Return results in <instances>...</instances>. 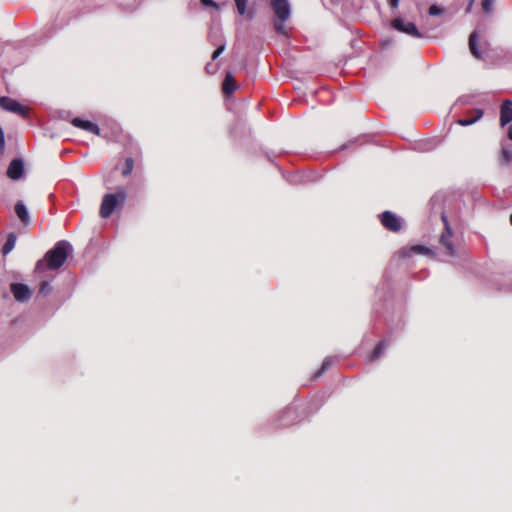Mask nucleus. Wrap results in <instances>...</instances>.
<instances>
[{
    "instance_id": "nucleus-1",
    "label": "nucleus",
    "mask_w": 512,
    "mask_h": 512,
    "mask_svg": "<svg viewBox=\"0 0 512 512\" xmlns=\"http://www.w3.org/2000/svg\"><path fill=\"white\" fill-rule=\"evenodd\" d=\"M72 252L73 246L67 240H60L45 254V260L37 262L36 270L41 271L45 265L49 270H58Z\"/></svg>"
},
{
    "instance_id": "nucleus-2",
    "label": "nucleus",
    "mask_w": 512,
    "mask_h": 512,
    "mask_svg": "<svg viewBox=\"0 0 512 512\" xmlns=\"http://www.w3.org/2000/svg\"><path fill=\"white\" fill-rule=\"evenodd\" d=\"M126 201V192L123 188L117 190L115 194H106L103 197L100 215L106 219L112 215L118 204L124 205Z\"/></svg>"
},
{
    "instance_id": "nucleus-3",
    "label": "nucleus",
    "mask_w": 512,
    "mask_h": 512,
    "mask_svg": "<svg viewBox=\"0 0 512 512\" xmlns=\"http://www.w3.org/2000/svg\"><path fill=\"white\" fill-rule=\"evenodd\" d=\"M0 107L4 111H10L13 113H17L22 118L28 117V109L26 106H23L18 101L8 97V96H1L0 97Z\"/></svg>"
},
{
    "instance_id": "nucleus-4",
    "label": "nucleus",
    "mask_w": 512,
    "mask_h": 512,
    "mask_svg": "<svg viewBox=\"0 0 512 512\" xmlns=\"http://www.w3.org/2000/svg\"><path fill=\"white\" fill-rule=\"evenodd\" d=\"M441 221L444 225V231L440 237V243L442 246L445 247L446 251H448V255L454 256L455 255V249L454 245L451 242V237L453 235L452 228L450 227L449 220H447V217L444 212L441 213Z\"/></svg>"
},
{
    "instance_id": "nucleus-5",
    "label": "nucleus",
    "mask_w": 512,
    "mask_h": 512,
    "mask_svg": "<svg viewBox=\"0 0 512 512\" xmlns=\"http://www.w3.org/2000/svg\"><path fill=\"white\" fill-rule=\"evenodd\" d=\"M392 27L393 29H396L397 31H400L408 36L416 37V38H422V34L418 29L416 28L415 24L413 22L405 21L402 18H394L392 20Z\"/></svg>"
},
{
    "instance_id": "nucleus-6",
    "label": "nucleus",
    "mask_w": 512,
    "mask_h": 512,
    "mask_svg": "<svg viewBox=\"0 0 512 512\" xmlns=\"http://www.w3.org/2000/svg\"><path fill=\"white\" fill-rule=\"evenodd\" d=\"M10 291L14 299L19 303H27L32 296L29 286L23 283H11Z\"/></svg>"
},
{
    "instance_id": "nucleus-7",
    "label": "nucleus",
    "mask_w": 512,
    "mask_h": 512,
    "mask_svg": "<svg viewBox=\"0 0 512 512\" xmlns=\"http://www.w3.org/2000/svg\"><path fill=\"white\" fill-rule=\"evenodd\" d=\"M271 6L276 18L282 22H285L290 18L291 9L287 0H272Z\"/></svg>"
},
{
    "instance_id": "nucleus-8",
    "label": "nucleus",
    "mask_w": 512,
    "mask_h": 512,
    "mask_svg": "<svg viewBox=\"0 0 512 512\" xmlns=\"http://www.w3.org/2000/svg\"><path fill=\"white\" fill-rule=\"evenodd\" d=\"M208 37L211 44L217 46L216 50L211 54V60L216 61L218 57L224 53L226 49V42L224 36L218 30L211 31Z\"/></svg>"
},
{
    "instance_id": "nucleus-9",
    "label": "nucleus",
    "mask_w": 512,
    "mask_h": 512,
    "mask_svg": "<svg viewBox=\"0 0 512 512\" xmlns=\"http://www.w3.org/2000/svg\"><path fill=\"white\" fill-rule=\"evenodd\" d=\"M380 222H382L384 228L393 232H397L402 228L401 219L389 211L380 214Z\"/></svg>"
},
{
    "instance_id": "nucleus-10",
    "label": "nucleus",
    "mask_w": 512,
    "mask_h": 512,
    "mask_svg": "<svg viewBox=\"0 0 512 512\" xmlns=\"http://www.w3.org/2000/svg\"><path fill=\"white\" fill-rule=\"evenodd\" d=\"M24 172V163L20 158H14L8 166L7 176L12 180H19L22 178Z\"/></svg>"
},
{
    "instance_id": "nucleus-11",
    "label": "nucleus",
    "mask_w": 512,
    "mask_h": 512,
    "mask_svg": "<svg viewBox=\"0 0 512 512\" xmlns=\"http://www.w3.org/2000/svg\"><path fill=\"white\" fill-rule=\"evenodd\" d=\"M72 124L74 127L88 131L96 136L101 135V128H99L97 124L89 120H84L82 118L77 117L72 120Z\"/></svg>"
},
{
    "instance_id": "nucleus-12",
    "label": "nucleus",
    "mask_w": 512,
    "mask_h": 512,
    "mask_svg": "<svg viewBox=\"0 0 512 512\" xmlns=\"http://www.w3.org/2000/svg\"><path fill=\"white\" fill-rule=\"evenodd\" d=\"M512 121V102L505 100L500 105V127H504Z\"/></svg>"
},
{
    "instance_id": "nucleus-13",
    "label": "nucleus",
    "mask_w": 512,
    "mask_h": 512,
    "mask_svg": "<svg viewBox=\"0 0 512 512\" xmlns=\"http://www.w3.org/2000/svg\"><path fill=\"white\" fill-rule=\"evenodd\" d=\"M14 213L17 214L19 220L24 226H28L30 224V214L23 201L20 200L14 204Z\"/></svg>"
},
{
    "instance_id": "nucleus-14",
    "label": "nucleus",
    "mask_w": 512,
    "mask_h": 512,
    "mask_svg": "<svg viewBox=\"0 0 512 512\" xmlns=\"http://www.w3.org/2000/svg\"><path fill=\"white\" fill-rule=\"evenodd\" d=\"M512 162V150L509 144H501L499 163L507 167Z\"/></svg>"
},
{
    "instance_id": "nucleus-15",
    "label": "nucleus",
    "mask_w": 512,
    "mask_h": 512,
    "mask_svg": "<svg viewBox=\"0 0 512 512\" xmlns=\"http://www.w3.org/2000/svg\"><path fill=\"white\" fill-rule=\"evenodd\" d=\"M478 33L473 31L469 36V49L474 58L482 59L481 52L478 47Z\"/></svg>"
},
{
    "instance_id": "nucleus-16",
    "label": "nucleus",
    "mask_w": 512,
    "mask_h": 512,
    "mask_svg": "<svg viewBox=\"0 0 512 512\" xmlns=\"http://www.w3.org/2000/svg\"><path fill=\"white\" fill-rule=\"evenodd\" d=\"M237 85L235 84V79L230 72L226 73V76L223 81V92L225 95H230L236 91Z\"/></svg>"
},
{
    "instance_id": "nucleus-17",
    "label": "nucleus",
    "mask_w": 512,
    "mask_h": 512,
    "mask_svg": "<svg viewBox=\"0 0 512 512\" xmlns=\"http://www.w3.org/2000/svg\"><path fill=\"white\" fill-rule=\"evenodd\" d=\"M474 112V116L472 118H462V119H459L457 120V123L460 125V126H463V127H466V126H470L474 123H476L478 120H480L483 116V110L482 109H475L473 110Z\"/></svg>"
},
{
    "instance_id": "nucleus-18",
    "label": "nucleus",
    "mask_w": 512,
    "mask_h": 512,
    "mask_svg": "<svg viewBox=\"0 0 512 512\" xmlns=\"http://www.w3.org/2000/svg\"><path fill=\"white\" fill-rule=\"evenodd\" d=\"M16 242L17 236H15L13 233H10L7 237L6 243H4L2 246V255H7L8 253H10L13 250Z\"/></svg>"
},
{
    "instance_id": "nucleus-19",
    "label": "nucleus",
    "mask_w": 512,
    "mask_h": 512,
    "mask_svg": "<svg viewBox=\"0 0 512 512\" xmlns=\"http://www.w3.org/2000/svg\"><path fill=\"white\" fill-rule=\"evenodd\" d=\"M387 346H388V343L385 340L384 341H380L375 346V349L373 350L372 354H370L369 360L373 362L377 358H379V356L383 355Z\"/></svg>"
},
{
    "instance_id": "nucleus-20",
    "label": "nucleus",
    "mask_w": 512,
    "mask_h": 512,
    "mask_svg": "<svg viewBox=\"0 0 512 512\" xmlns=\"http://www.w3.org/2000/svg\"><path fill=\"white\" fill-rule=\"evenodd\" d=\"M333 361L330 357H326L324 358L322 364H321V368L319 371L316 372V374H314V377L318 378L322 375V373H324L326 370L329 369V367L332 365Z\"/></svg>"
},
{
    "instance_id": "nucleus-21",
    "label": "nucleus",
    "mask_w": 512,
    "mask_h": 512,
    "mask_svg": "<svg viewBox=\"0 0 512 512\" xmlns=\"http://www.w3.org/2000/svg\"><path fill=\"white\" fill-rule=\"evenodd\" d=\"M52 290V286L49 281H42L39 287L40 296H48Z\"/></svg>"
},
{
    "instance_id": "nucleus-22",
    "label": "nucleus",
    "mask_w": 512,
    "mask_h": 512,
    "mask_svg": "<svg viewBox=\"0 0 512 512\" xmlns=\"http://www.w3.org/2000/svg\"><path fill=\"white\" fill-rule=\"evenodd\" d=\"M133 170V160L132 158H128L125 160V168L122 171L124 177L129 176Z\"/></svg>"
},
{
    "instance_id": "nucleus-23",
    "label": "nucleus",
    "mask_w": 512,
    "mask_h": 512,
    "mask_svg": "<svg viewBox=\"0 0 512 512\" xmlns=\"http://www.w3.org/2000/svg\"><path fill=\"white\" fill-rule=\"evenodd\" d=\"M234 1H235L236 9H237L239 15H244L245 11H246L247 0H234Z\"/></svg>"
},
{
    "instance_id": "nucleus-24",
    "label": "nucleus",
    "mask_w": 512,
    "mask_h": 512,
    "mask_svg": "<svg viewBox=\"0 0 512 512\" xmlns=\"http://www.w3.org/2000/svg\"><path fill=\"white\" fill-rule=\"evenodd\" d=\"M495 0H482L481 7L486 13H490L492 11V6Z\"/></svg>"
},
{
    "instance_id": "nucleus-25",
    "label": "nucleus",
    "mask_w": 512,
    "mask_h": 512,
    "mask_svg": "<svg viewBox=\"0 0 512 512\" xmlns=\"http://www.w3.org/2000/svg\"><path fill=\"white\" fill-rule=\"evenodd\" d=\"M412 251L415 253V254H429L430 253V249L429 248H426L425 246L423 245H415L413 248H412Z\"/></svg>"
},
{
    "instance_id": "nucleus-26",
    "label": "nucleus",
    "mask_w": 512,
    "mask_h": 512,
    "mask_svg": "<svg viewBox=\"0 0 512 512\" xmlns=\"http://www.w3.org/2000/svg\"><path fill=\"white\" fill-rule=\"evenodd\" d=\"M218 69H219L218 63L214 64V63L209 62V63H207V65L205 67V70L208 74H215L218 71Z\"/></svg>"
},
{
    "instance_id": "nucleus-27",
    "label": "nucleus",
    "mask_w": 512,
    "mask_h": 512,
    "mask_svg": "<svg viewBox=\"0 0 512 512\" xmlns=\"http://www.w3.org/2000/svg\"><path fill=\"white\" fill-rule=\"evenodd\" d=\"M291 415H294V409L289 407V408H286L285 411L283 412V415H282V424L283 425H289L290 422L289 421H285L284 418L285 417H288V416H291Z\"/></svg>"
},
{
    "instance_id": "nucleus-28",
    "label": "nucleus",
    "mask_w": 512,
    "mask_h": 512,
    "mask_svg": "<svg viewBox=\"0 0 512 512\" xmlns=\"http://www.w3.org/2000/svg\"><path fill=\"white\" fill-rule=\"evenodd\" d=\"M442 13V9L437 5L433 4L429 8V14L431 16H439Z\"/></svg>"
},
{
    "instance_id": "nucleus-29",
    "label": "nucleus",
    "mask_w": 512,
    "mask_h": 512,
    "mask_svg": "<svg viewBox=\"0 0 512 512\" xmlns=\"http://www.w3.org/2000/svg\"><path fill=\"white\" fill-rule=\"evenodd\" d=\"M200 3L202 6H205V7H213L215 9L218 8V4L214 0H200Z\"/></svg>"
},
{
    "instance_id": "nucleus-30",
    "label": "nucleus",
    "mask_w": 512,
    "mask_h": 512,
    "mask_svg": "<svg viewBox=\"0 0 512 512\" xmlns=\"http://www.w3.org/2000/svg\"><path fill=\"white\" fill-rule=\"evenodd\" d=\"M284 22H282L281 20L279 21H275L274 22V27H275V30L278 31V33H284V25H283Z\"/></svg>"
},
{
    "instance_id": "nucleus-31",
    "label": "nucleus",
    "mask_w": 512,
    "mask_h": 512,
    "mask_svg": "<svg viewBox=\"0 0 512 512\" xmlns=\"http://www.w3.org/2000/svg\"><path fill=\"white\" fill-rule=\"evenodd\" d=\"M4 149V132L3 129L0 127V152H2Z\"/></svg>"
},
{
    "instance_id": "nucleus-32",
    "label": "nucleus",
    "mask_w": 512,
    "mask_h": 512,
    "mask_svg": "<svg viewBox=\"0 0 512 512\" xmlns=\"http://www.w3.org/2000/svg\"><path fill=\"white\" fill-rule=\"evenodd\" d=\"M398 2L399 0H389V5H391L393 9H396L398 7Z\"/></svg>"
},
{
    "instance_id": "nucleus-33",
    "label": "nucleus",
    "mask_w": 512,
    "mask_h": 512,
    "mask_svg": "<svg viewBox=\"0 0 512 512\" xmlns=\"http://www.w3.org/2000/svg\"><path fill=\"white\" fill-rule=\"evenodd\" d=\"M507 137L512 141V125L508 128Z\"/></svg>"
},
{
    "instance_id": "nucleus-34",
    "label": "nucleus",
    "mask_w": 512,
    "mask_h": 512,
    "mask_svg": "<svg viewBox=\"0 0 512 512\" xmlns=\"http://www.w3.org/2000/svg\"><path fill=\"white\" fill-rule=\"evenodd\" d=\"M473 2H474V0H470V1H469L468 6H467V8H466V12H467V13L471 11V8H472V5H473Z\"/></svg>"
},
{
    "instance_id": "nucleus-35",
    "label": "nucleus",
    "mask_w": 512,
    "mask_h": 512,
    "mask_svg": "<svg viewBox=\"0 0 512 512\" xmlns=\"http://www.w3.org/2000/svg\"><path fill=\"white\" fill-rule=\"evenodd\" d=\"M509 221H510V224L512 225V214L510 215Z\"/></svg>"
}]
</instances>
